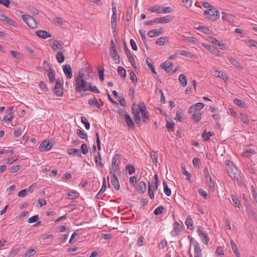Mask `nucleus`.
I'll use <instances>...</instances> for the list:
<instances>
[{
  "mask_svg": "<svg viewBox=\"0 0 257 257\" xmlns=\"http://www.w3.org/2000/svg\"><path fill=\"white\" fill-rule=\"evenodd\" d=\"M136 107L135 104L132 106V112L135 116V120L137 124L141 123V116L140 113H141L143 120L146 122L149 119V113L147 110L146 107L143 102H141L138 104V107Z\"/></svg>",
  "mask_w": 257,
  "mask_h": 257,
  "instance_id": "f257e3e1",
  "label": "nucleus"
},
{
  "mask_svg": "<svg viewBox=\"0 0 257 257\" xmlns=\"http://www.w3.org/2000/svg\"><path fill=\"white\" fill-rule=\"evenodd\" d=\"M83 74L79 72V75L75 78L76 91L80 93L88 91L90 84L83 79Z\"/></svg>",
  "mask_w": 257,
  "mask_h": 257,
  "instance_id": "f03ea898",
  "label": "nucleus"
},
{
  "mask_svg": "<svg viewBox=\"0 0 257 257\" xmlns=\"http://www.w3.org/2000/svg\"><path fill=\"white\" fill-rule=\"evenodd\" d=\"M197 232L201 238L202 241L205 245H208L210 239L206 231L204 230L202 226H198Z\"/></svg>",
  "mask_w": 257,
  "mask_h": 257,
  "instance_id": "7ed1b4c3",
  "label": "nucleus"
},
{
  "mask_svg": "<svg viewBox=\"0 0 257 257\" xmlns=\"http://www.w3.org/2000/svg\"><path fill=\"white\" fill-rule=\"evenodd\" d=\"M22 18L30 28L35 29L37 27V23L33 17L29 15H23Z\"/></svg>",
  "mask_w": 257,
  "mask_h": 257,
  "instance_id": "20e7f679",
  "label": "nucleus"
},
{
  "mask_svg": "<svg viewBox=\"0 0 257 257\" xmlns=\"http://www.w3.org/2000/svg\"><path fill=\"white\" fill-rule=\"evenodd\" d=\"M112 6L113 4H112ZM112 15L111 19V26L113 33L115 32L117 27V14L116 8L115 6H113L112 8Z\"/></svg>",
  "mask_w": 257,
  "mask_h": 257,
  "instance_id": "39448f33",
  "label": "nucleus"
},
{
  "mask_svg": "<svg viewBox=\"0 0 257 257\" xmlns=\"http://www.w3.org/2000/svg\"><path fill=\"white\" fill-rule=\"evenodd\" d=\"M120 157V155L119 154H116L115 155L112 159L111 162V167H112V170L111 171L112 172V173H114L115 174H118L120 173V170L118 168V166L117 164V161L119 159Z\"/></svg>",
  "mask_w": 257,
  "mask_h": 257,
  "instance_id": "423d86ee",
  "label": "nucleus"
},
{
  "mask_svg": "<svg viewBox=\"0 0 257 257\" xmlns=\"http://www.w3.org/2000/svg\"><path fill=\"white\" fill-rule=\"evenodd\" d=\"M226 165V169L227 170L228 173H229L230 176L231 178H235V172L236 171V169L235 167H234L232 164V163L229 161H226L225 162Z\"/></svg>",
  "mask_w": 257,
  "mask_h": 257,
  "instance_id": "0eeeda50",
  "label": "nucleus"
},
{
  "mask_svg": "<svg viewBox=\"0 0 257 257\" xmlns=\"http://www.w3.org/2000/svg\"><path fill=\"white\" fill-rule=\"evenodd\" d=\"M210 12L208 16V19L212 21H215L219 18V12L214 7H211L209 9Z\"/></svg>",
  "mask_w": 257,
  "mask_h": 257,
  "instance_id": "6e6552de",
  "label": "nucleus"
},
{
  "mask_svg": "<svg viewBox=\"0 0 257 257\" xmlns=\"http://www.w3.org/2000/svg\"><path fill=\"white\" fill-rule=\"evenodd\" d=\"M173 230L170 234L172 236H176L182 230V226L178 222H175L173 225Z\"/></svg>",
  "mask_w": 257,
  "mask_h": 257,
  "instance_id": "1a4fd4ad",
  "label": "nucleus"
},
{
  "mask_svg": "<svg viewBox=\"0 0 257 257\" xmlns=\"http://www.w3.org/2000/svg\"><path fill=\"white\" fill-rule=\"evenodd\" d=\"M110 174L111 175V183L112 185L116 190H119L120 185L116 174L112 173V171H110Z\"/></svg>",
  "mask_w": 257,
  "mask_h": 257,
  "instance_id": "9d476101",
  "label": "nucleus"
},
{
  "mask_svg": "<svg viewBox=\"0 0 257 257\" xmlns=\"http://www.w3.org/2000/svg\"><path fill=\"white\" fill-rule=\"evenodd\" d=\"M52 147V144L49 141H45L42 142L39 149L41 152H46L49 151Z\"/></svg>",
  "mask_w": 257,
  "mask_h": 257,
  "instance_id": "9b49d317",
  "label": "nucleus"
},
{
  "mask_svg": "<svg viewBox=\"0 0 257 257\" xmlns=\"http://www.w3.org/2000/svg\"><path fill=\"white\" fill-rule=\"evenodd\" d=\"M53 91L58 96H61L63 95V92L61 88L60 79L57 80Z\"/></svg>",
  "mask_w": 257,
  "mask_h": 257,
  "instance_id": "f8f14e48",
  "label": "nucleus"
},
{
  "mask_svg": "<svg viewBox=\"0 0 257 257\" xmlns=\"http://www.w3.org/2000/svg\"><path fill=\"white\" fill-rule=\"evenodd\" d=\"M63 70L67 78L71 79L73 77L72 71L69 65L63 66Z\"/></svg>",
  "mask_w": 257,
  "mask_h": 257,
  "instance_id": "ddd939ff",
  "label": "nucleus"
},
{
  "mask_svg": "<svg viewBox=\"0 0 257 257\" xmlns=\"http://www.w3.org/2000/svg\"><path fill=\"white\" fill-rule=\"evenodd\" d=\"M173 19L170 16H166L163 17L158 18L155 19V23L163 24V23H168L171 21H172Z\"/></svg>",
  "mask_w": 257,
  "mask_h": 257,
  "instance_id": "4468645a",
  "label": "nucleus"
},
{
  "mask_svg": "<svg viewBox=\"0 0 257 257\" xmlns=\"http://www.w3.org/2000/svg\"><path fill=\"white\" fill-rule=\"evenodd\" d=\"M159 180L158 178V175L156 174L154 176V181H152L151 183H149L148 184V188L152 189V190H157L159 186Z\"/></svg>",
  "mask_w": 257,
  "mask_h": 257,
  "instance_id": "2eb2a0df",
  "label": "nucleus"
},
{
  "mask_svg": "<svg viewBox=\"0 0 257 257\" xmlns=\"http://www.w3.org/2000/svg\"><path fill=\"white\" fill-rule=\"evenodd\" d=\"M204 107V104L203 103L198 102L195 104L190 106L188 109V112L190 114H192V112L194 111V108L199 111L202 109Z\"/></svg>",
  "mask_w": 257,
  "mask_h": 257,
  "instance_id": "dca6fc26",
  "label": "nucleus"
},
{
  "mask_svg": "<svg viewBox=\"0 0 257 257\" xmlns=\"http://www.w3.org/2000/svg\"><path fill=\"white\" fill-rule=\"evenodd\" d=\"M203 46L213 54L219 56V51L214 46L206 44H203Z\"/></svg>",
  "mask_w": 257,
  "mask_h": 257,
  "instance_id": "f3484780",
  "label": "nucleus"
},
{
  "mask_svg": "<svg viewBox=\"0 0 257 257\" xmlns=\"http://www.w3.org/2000/svg\"><path fill=\"white\" fill-rule=\"evenodd\" d=\"M110 55L113 60L115 61L116 64H118L120 62V58L119 55L117 54V52L115 48L113 50H110Z\"/></svg>",
  "mask_w": 257,
  "mask_h": 257,
  "instance_id": "a211bd4d",
  "label": "nucleus"
},
{
  "mask_svg": "<svg viewBox=\"0 0 257 257\" xmlns=\"http://www.w3.org/2000/svg\"><path fill=\"white\" fill-rule=\"evenodd\" d=\"M190 241L194 247V252L202 251L199 242L195 239L191 238Z\"/></svg>",
  "mask_w": 257,
  "mask_h": 257,
  "instance_id": "6ab92c4d",
  "label": "nucleus"
},
{
  "mask_svg": "<svg viewBox=\"0 0 257 257\" xmlns=\"http://www.w3.org/2000/svg\"><path fill=\"white\" fill-rule=\"evenodd\" d=\"M36 35L40 38L43 39H47L49 37H51V34L46 31L39 30L36 32Z\"/></svg>",
  "mask_w": 257,
  "mask_h": 257,
  "instance_id": "aec40b11",
  "label": "nucleus"
},
{
  "mask_svg": "<svg viewBox=\"0 0 257 257\" xmlns=\"http://www.w3.org/2000/svg\"><path fill=\"white\" fill-rule=\"evenodd\" d=\"M226 57L228 58L229 62L235 66L238 69H242L243 67L240 65L239 63L234 58L230 57V56H227Z\"/></svg>",
  "mask_w": 257,
  "mask_h": 257,
  "instance_id": "412c9836",
  "label": "nucleus"
},
{
  "mask_svg": "<svg viewBox=\"0 0 257 257\" xmlns=\"http://www.w3.org/2000/svg\"><path fill=\"white\" fill-rule=\"evenodd\" d=\"M106 181L105 177L103 178V183L101 188L97 193L96 197L98 199H100L103 192L106 190Z\"/></svg>",
  "mask_w": 257,
  "mask_h": 257,
  "instance_id": "4be33fe9",
  "label": "nucleus"
},
{
  "mask_svg": "<svg viewBox=\"0 0 257 257\" xmlns=\"http://www.w3.org/2000/svg\"><path fill=\"white\" fill-rule=\"evenodd\" d=\"M51 46L54 51H55L61 50L63 48L61 42L58 40L53 41Z\"/></svg>",
  "mask_w": 257,
  "mask_h": 257,
  "instance_id": "5701e85b",
  "label": "nucleus"
},
{
  "mask_svg": "<svg viewBox=\"0 0 257 257\" xmlns=\"http://www.w3.org/2000/svg\"><path fill=\"white\" fill-rule=\"evenodd\" d=\"M48 77L50 82H54L55 80V70L52 67H49Z\"/></svg>",
  "mask_w": 257,
  "mask_h": 257,
  "instance_id": "b1692460",
  "label": "nucleus"
},
{
  "mask_svg": "<svg viewBox=\"0 0 257 257\" xmlns=\"http://www.w3.org/2000/svg\"><path fill=\"white\" fill-rule=\"evenodd\" d=\"M206 182L209 186V188L213 191L215 190V185L214 182L212 181V178L210 174H207L205 176Z\"/></svg>",
  "mask_w": 257,
  "mask_h": 257,
  "instance_id": "393cba45",
  "label": "nucleus"
},
{
  "mask_svg": "<svg viewBox=\"0 0 257 257\" xmlns=\"http://www.w3.org/2000/svg\"><path fill=\"white\" fill-rule=\"evenodd\" d=\"M161 66L167 72H169L172 68V64L169 61H166L162 63Z\"/></svg>",
  "mask_w": 257,
  "mask_h": 257,
  "instance_id": "a878e982",
  "label": "nucleus"
},
{
  "mask_svg": "<svg viewBox=\"0 0 257 257\" xmlns=\"http://www.w3.org/2000/svg\"><path fill=\"white\" fill-rule=\"evenodd\" d=\"M146 184L144 181L139 182L138 184V191L140 193H143L146 190Z\"/></svg>",
  "mask_w": 257,
  "mask_h": 257,
  "instance_id": "bb28decb",
  "label": "nucleus"
},
{
  "mask_svg": "<svg viewBox=\"0 0 257 257\" xmlns=\"http://www.w3.org/2000/svg\"><path fill=\"white\" fill-rule=\"evenodd\" d=\"M230 243L231 245V248L235 253L236 257H240V253L239 252V250L238 249L237 246L235 243V242L233 241V240H231L230 241Z\"/></svg>",
  "mask_w": 257,
  "mask_h": 257,
  "instance_id": "cd10ccee",
  "label": "nucleus"
},
{
  "mask_svg": "<svg viewBox=\"0 0 257 257\" xmlns=\"http://www.w3.org/2000/svg\"><path fill=\"white\" fill-rule=\"evenodd\" d=\"M255 153V151L254 149H246L243 151L242 155L245 157H249L254 155Z\"/></svg>",
  "mask_w": 257,
  "mask_h": 257,
  "instance_id": "c85d7f7f",
  "label": "nucleus"
},
{
  "mask_svg": "<svg viewBox=\"0 0 257 257\" xmlns=\"http://www.w3.org/2000/svg\"><path fill=\"white\" fill-rule=\"evenodd\" d=\"M67 152L69 155H75L80 158L82 157V155L80 154L79 150L77 149H75V148L69 149L67 151Z\"/></svg>",
  "mask_w": 257,
  "mask_h": 257,
  "instance_id": "c756f323",
  "label": "nucleus"
},
{
  "mask_svg": "<svg viewBox=\"0 0 257 257\" xmlns=\"http://www.w3.org/2000/svg\"><path fill=\"white\" fill-rule=\"evenodd\" d=\"M37 252V249L35 248H31L27 250L22 257H31L34 255Z\"/></svg>",
  "mask_w": 257,
  "mask_h": 257,
  "instance_id": "7c9ffc66",
  "label": "nucleus"
},
{
  "mask_svg": "<svg viewBox=\"0 0 257 257\" xmlns=\"http://www.w3.org/2000/svg\"><path fill=\"white\" fill-rule=\"evenodd\" d=\"M212 74L215 77H219L222 79H224L225 78V73L220 70H215L212 73Z\"/></svg>",
  "mask_w": 257,
  "mask_h": 257,
  "instance_id": "2f4dec72",
  "label": "nucleus"
},
{
  "mask_svg": "<svg viewBox=\"0 0 257 257\" xmlns=\"http://www.w3.org/2000/svg\"><path fill=\"white\" fill-rule=\"evenodd\" d=\"M201 113L199 112L193 113L191 119H192L195 122H198L201 119Z\"/></svg>",
  "mask_w": 257,
  "mask_h": 257,
  "instance_id": "473e14b6",
  "label": "nucleus"
},
{
  "mask_svg": "<svg viewBox=\"0 0 257 257\" xmlns=\"http://www.w3.org/2000/svg\"><path fill=\"white\" fill-rule=\"evenodd\" d=\"M179 80L183 87H185L186 86L187 84V80L186 76L184 74H181L179 75Z\"/></svg>",
  "mask_w": 257,
  "mask_h": 257,
  "instance_id": "72a5a7b5",
  "label": "nucleus"
},
{
  "mask_svg": "<svg viewBox=\"0 0 257 257\" xmlns=\"http://www.w3.org/2000/svg\"><path fill=\"white\" fill-rule=\"evenodd\" d=\"M68 199H74L78 197L79 194L76 191L69 192L67 194Z\"/></svg>",
  "mask_w": 257,
  "mask_h": 257,
  "instance_id": "f704fd0d",
  "label": "nucleus"
},
{
  "mask_svg": "<svg viewBox=\"0 0 257 257\" xmlns=\"http://www.w3.org/2000/svg\"><path fill=\"white\" fill-rule=\"evenodd\" d=\"M222 19H224L225 21H227L229 23H231L233 21V17L232 15L226 14L224 12H222Z\"/></svg>",
  "mask_w": 257,
  "mask_h": 257,
  "instance_id": "c9c22d12",
  "label": "nucleus"
},
{
  "mask_svg": "<svg viewBox=\"0 0 257 257\" xmlns=\"http://www.w3.org/2000/svg\"><path fill=\"white\" fill-rule=\"evenodd\" d=\"M161 34V32L158 30H152L149 31L148 33V35L150 37H154L157 36Z\"/></svg>",
  "mask_w": 257,
  "mask_h": 257,
  "instance_id": "e433bc0d",
  "label": "nucleus"
},
{
  "mask_svg": "<svg viewBox=\"0 0 257 257\" xmlns=\"http://www.w3.org/2000/svg\"><path fill=\"white\" fill-rule=\"evenodd\" d=\"M180 54L189 58H193L194 57V55L193 53L185 50H181Z\"/></svg>",
  "mask_w": 257,
  "mask_h": 257,
  "instance_id": "4c0bfd02",
  "label": "nucleus"
},
{
  "mask_svg": "<svg viewBox=\"0 0 257 257\" xmlns=\"http://www.w3.org/2000/svg\"><path fill=\"white\" fill-rule=\"evenodd\" d=\"M233 102L235 104L241 107L245 108L246 106V103L242 100L239 99H235Z\"/></svg>",
  "mask_w": 257,
  "mask_h": 257,
  "instance_id": "58836bf2",
  "label": "nucleus"
},
{
  "mask_svg": "<svg viewBox=\"0 0 257 257\" xmlns=\"http://www.w3.org/2000/svg\"><path fill=\"white\" fill-rule=\"evenodd\" d=\"M185 223L188 229H193V220L191 217H187Z\"/></svg>",
  "mask_w": 257,
  "mask_h": 257,
  "instance_id": "ea45409f",
  "label": "nucleus"
},
{
  "mask_svg": "<svg viewBox=\"0 0 257 257\" xmlns=\"http://www.w3.org/2000/svg\"><path fill=\"white\" fill-rule=\"evenodd\" d=\"M213 133L211 132H206L204 131L202 135V137L205 141H209L210 137L213 136Z\"/></svg>",
  "mask_w": 257,
  "mask_h": 257,
  "instance_id": "a19ab883",
  "label": "nucleus"
},
{
  "mask_svg": "<svg viewBox=\"0 0 257 257\" xmlns=\"http://www.w3.org/2000/svg\"><path fill=\"white\" fill-rule=\"evenodd\" d=\"M56 57L57 61L59 63H62V62H64V60H65L64 56L63 53L61 52H57L56 54Z\"/></svg>",
  "mask_w": 257,
  "mask_h": 257,
  "instance_id": "79ce46f5",
  "label": "nucleus"
},
{
  "mask_svg": "<svg viewBox=\"0 0 257 257\" xmlns=\"http://www.w3.org/2000/svg\"><path fill=\"white\" fill-rule=\"evenodd\" d=\"M125 52L128 61L132 64L134 67H135V65H136V63L134 58L129 51L128 52L125 51Z\"/></svg>",
  "mask_w": 257,
  "mask_h": 257,
  "instance_id": "37998d69",
  "label": "nucleus"
},
{
  "mask_svg": "<svg viewBox=\"0 0 257 257\" xmlns=\"http://www.w3.org/2000/svg\"><path fill=\"white\" fill-rule=\"evenodd\" d=\"M124 118H125V121H126L128 126L130 128H132L134 126V122H133V120L132 119V118H131L129 114L126 115V117H125Z\"/></svg>",
  "mask_w": 257,
  "mask_h": 257,
  "instance_id": "c03bdc74",
  "label": "nucleus"
},
{
  "mask_svg": "<svg viewBox=\"0 0 257 257\" xmlns=\"http://www.w3.org/2000/svg\"><path fill=\"white\" fill-rule=\"evenodd\" d=\"M88 103L90 105H94L98 108L101 107V105L95 98L88 100Z\"/></svg>",
  "mask_w": 257,
  "mask_h": 257,
  "instance_id": "a18cd8bd",
  "label": "nucleus"
},
{
  "mask_svg": "<svg viewBox=\"0 0 257 257\" xmlns=\"http://www.w3.org/2000/svg\"><path fill=\"white\" fill-rule=\"evenodd\" d=\"M163 186H164V191L165 194L169 196L171 194V190L170 188H168L167 183L165 181L163 183Z\"/></svg>",
  "mask_w": 257,
  "mask_h": 257,
  "instance_id": "49530a36",
  "label": "nucleus"
},
{
  "mask_svg": "<svg viewBox=\"0 0 257 257\" xmlns=\"http://www.w3.org/2000/svg\"><path fill=\"white\" fill-rule=\"evenodd\" d=\"M215 254L217 255V257H222L224 255V251L222 247L218 246L216 249Z\"/></svg>",
  "mask_w": 257,
  "mask_h": 257,
  "instance_id": "de8ad7c7",
  "label": "nucleus"
},
{
  "mask_svg": "<svg viewBox=\"0 0 257 257\" xmlns=\"http://www.w3.org/2000/svg\"><path fill=\"white\" fill-rule=\"evenodd\" d=\"M117 71L119 75H120L122 78H124L125 77L126 71L125 70L123 67L121 66L118 67Z\"/></svg>",
  "mask_w": 257,
  "mask_h": 257,
  "instance_id": "09e8293b",
  "label": "nucleus"
},
{
  "mask_svg": "<svg viewBox=\"0 0 257 257\" xmlns=\"http://www.w3.org/2000/svg\"><path fill=\"white\" fill-rule=\"evenodd\" d=\"M4 22L14 27H16L17 26V24L15 21L7 17L6 18Z\"/></svg>",
  "mask_w": 257,
  "mask_h": 257,
  "instance_id": "8fccbe9b",
  "label": "nucleus"
},
{
  "mask_svg": "<svg viewBox=\"0 0 257 257\" xmlns=\"http://www.w3.org/2000/svg\"><path fill=\"white\" fill-rule=\"evenodd\" d=\"M94 160H95V163L97 165H99L100 166H103V164L101 162L102 159H101L100 154L99 152L98 153V157L95 156Z\"/></svg>",
  "mask_w": 257,
  "mask_h": 257,
  "instance_id": "3c124183",
  "label": "nucleus"
},
{
  "mask_svg": "<svg viewBox=\"0 0 257 257\" xmlns=\"http://www.w3.org/2000/svg\"><path fill=\"white\" fill-rule=\"evenodd\" d=\"M231 198L232 202L233 203V205L236 207H239L240 206V202L237 197H236L235 195H231Z\"/></svg>",
  "mask_w": 257,
  "mask_h": 257,
  "instance_id": "603ef678",
  "label": "nucleus"
},
{
  "mask_svg": "<svg viewBox=\"0 0 257 257\" xmlns=\"http://www.w3.org/2000/svg\"><path fill=\"white\" fill-rule=\"evenodd\" d=\"M151 158L153 163L156 164L158 162V154L156 152H151Z\"/></svg>",
  "mask_w": 257,
  "mask_h": 257,
  "instance_id": "864d4df0",
  "label": "nucleus"
},
{
  "mask_svg": "<svg viewBox=\"0 0 257 257\" xmlns=\"http://www.w3.org/2000/svg\"><path fill=\"white\" fill-rule=\"evenodd\" d=\"M81 121L82 123L85 124V127L86 130H89L90 128V123L87 121V119L86 118V117L84 116L81 117Z\"/></svg>",
  "mask_w": 257,
  "mask_h": 257,
  "instance_id": "5fc2aeb1",
  "label": "nucleus"
},
{
  "mask_svg": "<svg viewBox=\"0 0 257 257\" xmlns=\"http://www.w3.org/2000/svg\"><path fill=\"white\" fill-rule=\"evenodd\" d=\"M77 134L78 135V137L83 139H85L87 138V134L85 133L83 131L78 130L77 132Z\"/></svg>",
  "mask_w": 257,
  "mask_h": 257,
  "instance_id": "6e6d98bb",
  "label": "nucleus"
},
{
  "mask_svg": "<svg viewBox=\"0 0 257 257\" xmlns=\"http://www.w3.org/2000/svg\"><path fill=\"white\" fill-rule=\"evenodd\" d=\"M125 169L126 171H128V173L130 175H131L133 173H134L135 172V168H134V167L133 165H132L131 164L127 165L125 167Z\"/></svg>",
  "mask_w": 257,
  "mask_h": 257,
  "instance_id": "4d7b16f0",
  "label": "nucleus"
},
{
  "mask_svg": "<svg viewBox=\"0 0 257 257\" xmlns=\"http://www.w3.org/2000/svg\"><path fill=\"white\" fill-rule=\"evenodd\" d=\"M166 37H161L156 40V43L159 46H163L166 45L165 40Z\"/></svg>",
  "mask_w": 257,
  "mask_h": 257,
  "instance_id": "13d9d810",
  "label": "nucleus"
},
{
  "mask_svg": "<svg viewBox=\"0 0 257 257\" xmlns=\"http://www.w3.org/2000/svg\"><path fill=\"white\" fill-rule=\"evenodd\" d=\"M164 209L163 206H159L154 211V214L158 215L163 212V210Z\"/></svg>",
  "mask_w": 257,
  "mask_h": 257,
  "instance_id": "bf43d9fd",
  "label": "nucleus"
},
{
  "mask_svg": "<svg viewBox=\"0 0 257 257\" xmlns=\"http://www.w3.org/2000/svg\"><path fill=\"white\" fill-rule=\"evenodd\" d=\"M162 7L159 6L157 8H151L150 9V11L152 13H157L162 14Z\"/></svg>",
  "mask_w": 257,
  "mask_h": 257,
  "instance_id": "052dcab7",
  "label": "nucleus"
},
{
  "mask_svg": "<svg viewBox=\"0 0 257 257\" xmlns=\"http://www.w3.org/2000/svg\"><path fill=\"white\" fill-rule=\"evenodd\" d=\"M10 53L13 57L17 59H20L21 58L20 54L16 51H11Z\"/></svg>",
  "mask_w": 257,
  "mask_h": 257,
  "instance_id": "680f3d73",
  "label": "nucleus"
},
{
  "mask_svg": "<svg viewBox=\"0 0 257 257\" xmlns=\"http://www.w3.org/2000/svg\"><path fill=\"white\" fill-rule=\"evenodd\" d=\"M240 116V120L242 122H243L244 123H245V124L248 123L249 120H248L247 116L245 114L241 113Z\"/></svg>",
  "mask_w": 257,
  "mask_h": 257,
  "instance_id": "e2e57ef3",
  "label": "nucleus"
},
{
  "mask_svg": "<svg viewBox=\"0 0 257 257\" xmlns=\"http://www.w3.org/2000/svg\"><path fill=\"white\" fill-rule=\"evenodd\" d=\"M21 250V248L20 247L16 248L14 249H13L9 254V256L10 257H13L16 254H17Z\"/></svg>",
  "mask_w": 257,
  "mask_h": 257,
  "instance_id": "0e129e2a",
  "label": "nucleus"
},
{
  "mask_svg": "<svg viewBox=\"0 0 257 257\" xmlns=\"http://www.w3.org/2000/svg\"><path fill=\"white\" fill-rule=\"evenodd\" d=\"M98 70L99 72V78L101 81H103L104 80V74H103V68L98 66Z\"/></svg>",
  "mask_w": 257,
  "mask_h": 257,
  "instance_id": "69168bd1",
  "label": "nucleus"
},
{
  "mask_svg": "<svg viewBox=\"0 0 257 257\" xmlns=\"http://www.w3.org/2000/svg\"><path fill=\"white\" fill-rule=\"evenodd\" d=\"M39 215H34V216L30 217L28 219V221L29 223H32L36 222L39 219Z\"/></svg>",
  "mask_w": 257,
  "mask_h": 257,
  "instance_id": "338daca9",
  "label": "nucleus"
},
{
  "mask_svg": "<svg viewBox=\"0 0 257 257\" xmlns=\"http://www.w3.org/2000/svg\"><path fill=\"white\" fill-rule=\"evenodd\" d=\"M197 29L200 30L201 32L204 33L205 34H208L209 32V29L208 28H207L206 27L202 26H199L197 28Z\"/></svg>",
  "mask_w": 257,
  "mask_h": 257,
  "instance_id": "774afa93",
  "label": "nucleus"
}]
</instances>
